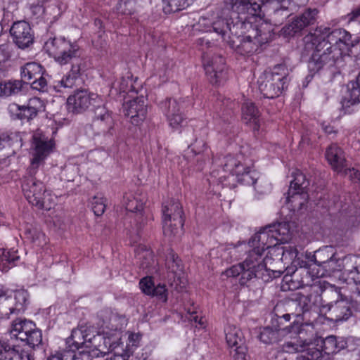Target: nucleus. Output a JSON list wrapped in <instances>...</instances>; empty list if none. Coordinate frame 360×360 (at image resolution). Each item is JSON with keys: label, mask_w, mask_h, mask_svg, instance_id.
I'll use <instances>...</instances> for the list:
<instances>
[{"label": "nucleus", "mask_w": 360, "mask_h": 360, "mask_svg": "<svg viewBox=\"0 0 360 360\" xmlns=\"http://www.w3.org/2000/svg\"><path fill=\"white\" fill-rule=\"evenodd\" d=\"M112 91H115L116 92L127 93V97L131 94V91H136L135 90V87L133 86L132 79L129 77L127 78H121L119 80L115 81L112 86Z\"/></svg>", "instance_id": "36"}, {"label": "nucleus", "mask_w": 360, "mask_h": 360, "mask_svg": "<svg viewBox=\"0 0 360 360\" xmlns=\"http://www.w3.org/2000/svg\"><path fill=\"white\" fill-rule=\"evenodd\" d=\"M13 42L20 49L30 46L34 40V34L30 24L25 20L15 22L10 29Z\"/></svg>", "instance_id": "14"}, {"label": "nucleus", "mask_w": 360, "mask_h": 360, "mask_svg": "<svg viewBox=\"0 0 360 360\" xmlns=\"http://www.w3.org/2000/svg\"><path fill=\"white\" fill-rule=\"evenodd\" d=\"M85 339L82 329H73L70 337L66 340V344L69 352H75L78 350L84 344Z\"/></svg>", "instance_id": "33"}, {"label": "nucleus", "mask_w": 360, "mask_h": 360, "mask_svg": "<svg viewBox=\"0 0 360 360\" xmlns=\"http://www.w3.org/2000/svg\"><path fill=\"white\" fill-rule=\"evenodd\" d=\"M45 101L38 97L29 99L26 105H20L11 103L8 105V110L13 119L32 120L38 113L45 110Z\"/></svg>", "instance_id": "10"}, {"label": "nucleus", "mask_w": 360, "mask_h": 360, "mask_svg": "<svg viewBox=\"0 0 360 360\" xmlns=\"http://www.w3.org/2000/svg\"><path fill=\"white\" fill-rule=\"evenodd\" d=\"M142 292L153 297H156L164 302L167 301V290L164 284L155 286L151 277L143 278L139 282Z\"/></svg>", "instance_id": "21"}, {"label": "nucleus", "mask_w": 360, "mask_h": 360, "mask_svg": "<svg viewBox=\"0 0 360 360\" xmlns=\"http://www.w3.org/2000/svg\"><path fill=\"white\" fill-rule=\"evenodd\" d=\"M288 81L285 66L278 65L272 72H265L259 77V89L264 97L273 98L282 93Z\"/></svg>", "instance_id": "4"}, {"label": "nucleus", "mask_w": 360, "mask_h": 360, "mask_svg": "<svg viewBox=\"0 0 360 360\" xmlns=\"http://www.w3.org/2000/svg\"><path fill=\"white\" fill-rule=\"evenodd\" d=\"M45 51L60 65H65L76 58L70 71L59 82L60 86L71 88L88 68L86 59L79 57V46L64 37L49 38L44 44Z\"/></svg>", "instance_id": "2"}, {"label": "nucleus", "mask_w": 360, "mask_h": 360, "mask_svg": "<svg viewBox=\"0 0 360 360\" xmlns=\"http://www.w3.org/2000/svg\"><path fill=\"white\" fill-rule=\"evenodd\" d=\"M304 344L298 343L297 340L290 341L283 345V349L288 353L300 352L304 351Z\"/></svg>", "instance_id": "54"}, {"label": "nucleus", "mask_w": 360, "mask_h": 360, "mask_svg": "<svg viewBox=\"0 0 360 360\" xmlns=\"http://www.w3.org/2000/svg\"><path fill=\"white\" fill-rule=\"evenodd\" d=\"M13 314H18L13 297L7 295L3 289H0V317L9 319L10 315Z\"/></svg>", "instance_id": "31"}, {"label": "nucleus", "mask_w": 360, "mask_h": 360, "mask_svg": "<svg viewBox=\"0 0 360 360\" xmlns=\"http://www.w3.org/2000/svg\"><path fill=\"white\" fill-rule=\"evenodd\" d=\"M321 297L317 292L304 295L300 292L293 293L284 302V309L297 318L304 319L311 311H317Z\"/></svg>", "instance_id": "5"}, {"label": "nucleus", "mask_w": 360, "mask_h": 360, "mask_svg": "<svg viewBox=\"0 0 360 360\" xmlns=\"http://www.w3.org/2000/svg\"><path fill=\"white\" fill-rule=\"evenodd\" d=\"M0 360H34V357L27 352H19L15 346H12L9 350L4 353Z\"/></svg>", "instance_id": "39"}, {"label": "nucleus", "mask_w": 360, "mask_h": 360, "mask_svg": "<svg viewBox=\"0 0 360 360\" xmlns=\"http://www.w3.org/2000/svg\"><path fill=\"white\" fill-rule=\"evenodd\" d=\"M256 255L257 254L254 252L252 254H248L243 262L236 265H233L231 267L227 269L224 274L227 277H236L240 275L241 277L240 278V284L241 285H245L247 283L243 282V278L244 277L243 274L245 271H250V269L254 267V266H252V257H257Z\"/></svg>", "instance_id": "24"}, {"label": "nucleus", "mask_w": 360, "mask_h": 360, "mask_svg": "<svg viewBox=\"0 0 360 360\" xmlns=\"http://www.w3.org/2000/svg\"><path fill=\"white\" fill-rule=\"evenodd\" d=\"M349 22L352 21H360V6L354 9L347 15Z\"/></svg>", "instance_id": "63"}, {"label": "nucleus", "mask_w": 360, "mask_h": 360, "mask_svg": "<svg viewBox=\"0 0 360 360\" xmlns=\"http://www.w3.org/2000/svg\"><path fill=\"white\" fill-rule=\"evenodd\" d=\"M169 127L173 130H179L185 121L179 103L174 99H169L162 105Z\"/></svg>", "instance_id": "16"}, {"label": "nucleus", "mask_w": 360, "mask_h": 360, "mask_svg": "<svg viewBox=\"0 0 360 360\" xmlns=\"http://www.w3.org/2000/svg\"><path fill=\"white\" fill-rule=\"evenodd\" d=\"M13 345H11L7 342L0 340V357H2L4 353L9 350Z\"/></svg>", "instance_id": "64"}, {"label": "nucleus", "mask_w": 360, "mask_h": 360, "mask_svg": "<svg viewBox=\"0 0 360 360\" xmlns=\"http://www.w3.org/2000/svg\"><path fill=\"white\" fill-rule=\"evenodd\" d=\"M43 159H32L30 168L27 169V173L25 176H34L36 174L37 169L41 164Z\"/></svg>", "instance_id": "60"}, {"label": "nucleus", "mask_w": 360, "mask_h": 360, "mask_svg": "<svg viewBox=\"0 0 360 360\" xmlns=\"http://www.w3.org/2000/svg\"><path fill=\"white\" fill-rule=\"evenodd\" d=\"M146 203L145 198H141L138 196L129 195L124 197V204L126 210L134 215L136 226L138 229L143 227L146 223L145 217L144 205Z\"/></svg>", "instance_id": "15"}, {"label": "nucleus", "mask_w": 360, "mask_h": 360, "mask_svg": "<svg viewBox=\"0 0 360 360\" xmlns=\"http://www.w3.org/2000/svg\"><path fill=\"white\" fill-rule=\"evenodd\" d=\"M247 347L245 345L232 348L231 353L234 360H247Z\"/></svg>", "instance_id": "55"}, {"label": "nucleus", "mask_w": 360, "mask_h": 360, "mask_svg": "<svg viewBox=\"0 0 360 360\" xmlns=\"http://www.w3.org/2000/svg\"><path fill=\"white\" fill-rule=\"evenodd\" d=\"M224 333L226 343L231 349L245 345L243 333L237 326L229 324L225 327Z\"/></svg>", "instance_id": "29"}, {"label": "nucleus", "mask_w": 360, "mask_h": 360, "mask_svg": "<svg viewBox=\"0 0 360 360\" xmlns=\"http://www.w3.org/2000/svg\"><path fill=\"white\" fill-rule=\"evenodd\" d=\"M268 260L267 258H253L252 266H254V267L250 269V271H248L244 273L243 282L248 283L253 278L261 279L264 282H269L273 278L279 277L282 274L285 273L283 281L286 284L289 285L288 289L298 288V286L294 284L293 281V278H295L298 274L297 269L292 271V275H290V274L291 270H293V268L288 267L284 271L270 269L266 267Z\"/></svg>", "instance_id": "3"}, {"label": "nucleus", "mask_w": 360, "mask_h": 360, "mask_svg": "<svg viewBox=\"0 0 360 360\" xmlns=\"http://www.w3.org/2000/svg\"><path fill=\"white\" fill-rule=\"evenodd\" d=\"M78 172V167L75 165H66L61 172V179L67 181H73Z\"/></svg>", "instance_id": "51"}, {"label": "nucleus", "mask_w": 360, "mask_h": 360, "mask_svg": "<svg viewBox=\"0 0 360 360\" xmlns=\"http://www.w3.org/2000/svg\"><path fill=\"white\" fill-rule=\"evenodd\" d=\"M22 189L25 197L33 206L37 200L42 198L46 191L41 181H37L34 176H24L22 183Z\"/></svg>", "instance_id": "17"}, {"label": "nucleus", "mask_w": 360, "mask_h": 360, "mask_svg": "<svg viewBox=\"0 0 360 360\" xmlns=\"http://www.w3.org/2000/svg\"><path fill=\"white\" fill-rule=\"evenodd\" d=\"M252 165L251 162H246L245 159H227L224 167L225 171L229 172L238 178L242 174L249 172Z\"/></svg>", "instance_id": "30"}, {"label": "nucleus", "mask_w": 360, "mask_h": 360, "mask_svg": "<svg viewBox=\"0 0 360 360\" xmlns=\"http://www.w3.org/2000/svg\"><path fill=\"white\" fill-rule=\"evenodd\" d=\"M22 342H25L30 347L34 348L42 342V333L40 330L34 326L32 331L29 332L27 338H24Z\"/></svg>", "instance_id": "44"}, {"label": "nucleus", "mask_w": 360, "mask_h": 360, "mask_svg": "<svg viewBox=\"0 0 360 360\" xmlns=\"http://www.w3.org/2000/svg\"><path fill=\"white\" fill-rule=\"evenodd\" d=\"M318 13L316 9H307L301 15L297 17L295 20L299 24L298 27L304 28L312 23Z\"/></svg>", "instance_id": "42"}, {"label": "nucleus", "mask_w": 360, "mask_h": 360, "mask_svg": "<svg viewBox=\"0 0 360 360\" xmlns=\"http://www.w3.org/2000/svg\"><path fill=\"white\" fill-rule=\"evenodd\" d=\"M348 276L349 278L352 279L357 285V287H360V272L356 267H354L352 270H351L349 272Z\"/></svg>", "instance_id": "62"}, {"label": "nucleus", "mask_w": 360, "mask_h": 360, "mask_svg": "<svg viewBox=\"0 0 360 360\" xmlns=\"http://www.w3.org/2000/svg\"><path fill=\"white\" fill-rule=\"evenodd\" d=\"M309 262H312L309 264V271L306 269H297V274H301L300 271H304L307 274H309L311 277H322L327 271L328 264L335 259V253L333 252L332 248L329 247L316 251L314 255L309 256Z\"/></svg>", "instance_id": "9"}, {"label": "nucleus", "mask_w": 360, "mask_h": 360, "mask_svg": "<svg viewBox=\"0 0 360 360\" xmlns=\"http://www.w3.org/2000/svg\"><path fill=\"white\" fill-rule=\"evenodd\" d=\"M20 259V257L15 252L7 251L4 252L0 261V266L2 265L3 271L14 266Z\"/></svg>", "instance_id": "45"}, {"label": "nucleus", "mask_w": 360, "mask_h": 360, "mask_svg": "<svg viewBox=\"0 0 360 360\" xmlns=\"http://www.w3.org/2000/svg\"><path fill=\"white\" fill-rule=\"evenodd\" d=\"M351 352L356 357L360 358V339H354L349 341V345L347 344L346 348Z\"/></svg>", "instance_id": "59"}, {"label": "nucleus", "mask_w": 360, "mask_h": 360, "mask_svg": "<svg viewBox=\"0 0 360 360\" xmlns=\"http://www.w3.org/2000/svg\"><path fill=\"white\" fill-rule=\"evenodd\" d=\"M360 103V72L356 81L347 84L346 91L342 96L341 101L345 112L351 113V107Z\"/></svg>", "instance_id": "19"}, {"label": "nucleus", "mask_w": 360, "mask_h": 360, "mask_svg": "<svg viewBox=\"0 0 360 360\" xmlns=\"http://www.w3.org/2000/svg\"><path fill=\"white\" fill-rule=\"evenodd\" d=\"M269 226L278 244L287 243L290 239L291 232L288 222H281Z\"/></svg>", "instance_id": "32"}, {"label": "nucleus", "mask_w": 360, "mask_h": 360, "mask_svg": "<svg viewBox=\"0 0 360 360\" xmlns=\"http://www.w3.org/2000/svg\"><path fill=\"white\" fill-rule=\"evenodd\" d=\"M249 244L252 250L249 251L248 254L254 252L257 254V257H252V258L261 259L266 250L276 246L278 243L271 227L267 226L256 233L250 240Z\"/></svg>", "instance_id": "13"}, {"label": "nucleus", "mask_w": 360, "mask_h": 360, "mask_svg": "<svg viewBox=\"0 0 360 360\" xmlns=\"http://www.w3.org/2000/svg\"><path fill=\"white\" fill-rule=\"evenodd\" d=\"M22 79L30 82L33 89L44 91L47 86V75L43 66L37 63H27L20 70Z\"/></svg>", "instance_id": "11"}, {"label": "nucleus", "mask_w": 360, "mask_h": 360, "mask_svg": "<svg viewBox=\"0 0 360 360\" xmlns=\"http://www.w3.org/2000/svg\"><path fill=\"white\" fill-rule=\"evenodd\" d=\"M308 198L309 196L306 191L289 188L287 193L286 202L290 205V208L293 211L300 212L305 207Z\"/></svg>", "instance_id": "26"}, {"label": "nucleus", "mask_w": 360, "mask_h": 360, "mask_svg": "<svg viewBox=\"0 0 360 360\" xmlns=\"http://www.w3.org/2000/svg\"><path fill=\"white\" fill-rule=\"evenodd\" d=\"M162 8L165 13L176 12L188 6V0H162Z\"/></svg>", "instance_id": "40"}, {"label": "nucleus", "mask_w": 360, "mask_h": 360, "mask_svg": "<svg viewBox=\"0 0 360 360\" xmlns=\"http://www.w3.org/2000/svg\"><path fill=\"white\" fill-rule=\"evenodd\" d=\"M103 105L101 96L86 90L76 91L67 99V108L73 113H82L90 109H99Z\"/></svg>", "instance_id": "7"}, {"label": "nucleus", "mask_w": 360, "mask_h": 360, "mask_svg": "<svg viewBox=\"0 0 360 360\" xmlns=\"http://www.w3.org/2000/svg\"><path fill=\"white\" fill-rule=\"evenodd\" d=\"M333 169L342 176L348 175L352 181L360 182V172L354 168H349L346 159H328Z\"/></svg>", "instance_id": "25"}, {"label": "nucleus", "mask_w": 360, "mask_h": 360, "mask_svg": "<svg viewBox=\"0 0 360 360\" xmlns=\"http://www.w3.org/2000/svg\"><path fill=\"white\" fill-rule=\"evenodd\" d=\"M129 98H125L124 110L133 124L139 125L146 118L147 105L146 96L137 91H131Z\"/></svg>", "instance_id": "8"}, {"label": "nucleus", "mask_w": 360, "mask_h": 360, "mask_svg": "<svg viewBox=\"0 0 360 360\" xmlns=\"http://www.w3.org/2000/svg\"><path fill=\"white\" fill-rule=\"evenodd\" d=\"M205 72L210 82L219 84L226 79V70L224 59L216 57L204 64Z\"/></svg>", "instance_id": "18"}, {"label": "nucleus", "mask_w": 360, "mask_h": 360, "mask_svg": "<svg viewBox=\"0 0 360 360\" xmlns=\"http://www.w3.org/2000/svg\"><path fill=\"white\" fill-rule=\"evenodd\" d=\"M290 326L279 328L276 326L265 327L260 333L259 338L262 342L266 344H271L278 342L282 338L291 333Z\"/></svg>", "instance_id": "23"}, {"label": "nucleus", "mask_w": 360, "mask_h": 360, "mask_svg": "<svg viewBox=\"0 0 360 360\" xmlns=\"http://www.w3.org/2000/svg\"><path fill=\"white\" fill-rule=\"evenodd\" d=\"M10 57L8 44L0 45V65Z\"/></svg>", "instance_id": "61"}, {"label": "nucleus", "mask_w": 360, "mask_h": 360, "mask_svg": "<svg viewBox=\"0 0 360 360\" xmlns=\"http://www.w3.org/2000/svg\"><path fill=\"white\" fill-rule=\"evenodd\" d=\"M99 354H101L102 356H103L105 354V352H99L98 353H94L91 355L89 352H79L77 353H75L71 360H91V356H99Z\"/></svg>", "instance_id": "58"}, {"label": "nucleus", "mask_w": 360, "mask_h": 360, "mask_svg": "<svg viewBox=\"0 0 360 360\" xmlns=\"http://www.w3.org/2000/svg\"><path fill=\"white\" fill-rule=\"evenodd\" d=\"M284 302L278 303L276 305L274 308L275 316L276 318H273L271 321V325L276 326L279 328H283L286 326L284 323L290 321L291 316L292 314H290L289 311H286L285 314H279V312L281 309H284ZM287 326H290L292 329L293 327L291 325H288Z\"/></svg>", "instance_id": "35"}, {"label": "nucleus", "mask_w": 360, "mask_h": 360, "mask_svg": "<svg viewBox=\"0 0 360 360\" xmlns=\"http://www.w3.org/2000/svg\"><path fill=\"white\" fill-rule=\"evenodd\" d=\"M347 347V341L343 338L339 340L334 335L326 337L322 340L321 349H311L312 359L316 360H333L334 354Z\"/></svg>", "instance_id": "12"}, {"label": "nucleus", "mask_w": 360, "mask_h": 360, "mask_svg": "<svg viewBox=\"0 0 360 360\" xmlns=\"http://www.w3.org/2000/svg\"><path fill=\"white\" fill-rule=\"evenodd\" d=\"M55 205V202L53 198L49 193H47L46 191L44 192V195L41 199L37 200V203H35L34 206L37 207L39 209H42L45 210H51Z\"/></svg>", "instance_id": "46"}, {"label": "nucleus", "mask_w": 360, "mask_h": 360, "mask_svg": "<svg viewBox=\"0 0 360 360\" xmlns=\"http://www.w3.org/2000/svg\"><path fill=\"white\" fill-rule=\"evenodd\" d=\"M33 146L39 155H46L53 148L54 143L43 133L41 129L33 134Z\"/></svg>", "instance_id": "27"}, {"label": "nucleus", "mask_w": 360, "mask_h": 360, "mask_svg": "<svg viewBox=\"0 0 360 360\" xmlns=\"http://www.w3.org/2000/svg\"><path fill=\"white\" fill-rule=\"evenodd\" d=\"M304 42L306 54L311 53L309 70L316 72L349 56L352 48L359 43V37L342 28L332 29L321 25L305 36Z\"/></svg>", "instance_id": "1"}, {"label": "nucleus", "mask_w": 360, "mask_h": 360, "mask_svg": "<svg viewBox=\"0 0 360 360\" xmlns=\"http://www.w3.org/2000/svg\"><path fill=\"white\" fill-rule=\"evenodd\" d=\"M298 23L294 20L290 24L283 27L281 30V35L285 37H292L297 32L302 30V28L298 27Z\"/></svg>", "instance_id": "53"}, {"label": "nucleus", "mask_w": 360, "mask_h": 360, "mask_svg": "<svg viewBox=\"0 0 360 360\" xmlns=\"http://www.w3.org/2000/svg\"><path fill=\"white\" fill-rule=\"evenodd\" d=\"M50 123L49 125L53 129V134L56 133L58 128L63 127L65 122V119L62 117L60 115H53L52 118L49 120Z\"/></svg>", "instance_id": "56"}, {"label": "nucleus", "mask_w": 360, "mask_h": 360, "mask_svg": "<svg viewBox=\"0 0 360 360\" xmlns=\"http://www.w3.org/2000/svg\"><path fill=\"white\" fill-rule=\"evenodd\" d=\"M92 210L95 215H102L105 210V199L102 196H94L91 201Z\"/></svg>", "instance_id": "49"}, {"label": "nucleus", "mask_w": 360, "mask_h": 360, "mask_svg": "<svg viewBox=\"0 0 360 360\" xmlns=\"http://www.w3.org/2000/svg\"><path fill=\"white\" fill-rule=\"evenodd\" d=\"M61 6H60L56 1L50 3L46 7L37 6L33 8V12L34 14L41 15L44 13L48 15H53V18L59 15L61 13Z\"/></svg>", "instance_id": "37"}, {"label": "nucleus", "mask_w": 360, "mask_h": 360, "mask_svg": "<svg viewBox=\"0 0 360 360\" xmlns=\"http://www.w3.org/2000/svg\"><path fill=\"white\" fill-rule=\"evenodd\" d=\"M291 176L293 179L290 181L289 188L305 191V188L309 184L306 181V177L303 173L298 169H293L291 172Z\"/></svg>", "instance_id": "34"}, {"label": "nucleus", "mask_w": 360, "mask_h": 360, "mask_svg": "<svg viewBox=\"0 0 360 360\" xmlns=\"http://www.w3.org/2000/svg\"><path fill=\"white\" fill-rule=\"evenodd\" d=\"M342 155V150L336 144L330 145L326 151V158H340Z\"/></svg>", "instance_id": "57"}, {"label": "nucleus", "mask_w": 360, "mask_h": 360, "mask_svg": "<svg viewBox=\"0 0 360 360\" xmlns=\"http://www.w3.org/2000/svg\"><path fill=\"white\" fill-rule=\"evenodd\" d=\"M162 228L165 236H177L184 226V212L179 201L171 199L162 205Z\"/></svg>", "instance_id": "6"}, {"label": "nucleus", "mask_w": 360, "mask_h": 360, "mask_svg": "<svg viewBox=\"0 0 360 360\" xmlns=\"http://www.w3.org/2000/svg\"><path fill=\"white\" fill-rule=\"evenodd\" d=\"M109 352H114L113 356L110 358L106 359L105 360H129V358L131 355L132 352L126 347V349H124L122 347L121 348L122 352L118 351H115L119 349L121 343L120 342H112L110 343ZM133 360V359H132ZM135 360H141L136 359Z\"/></svg>", "instance_id": "38"}, {"label": "nucleus", "mask_w": 360, "mask_h": 360, "mask_svg": "<svg viewBox=\"0 0 360 360\" xmlns=\"http://www.w3.org/2000/svg\"><path fill=\"white\" fill-rule=\"evenodd\" d=\"M258 179V173L255 170L249 169V172H245L238 178V181L243 184L254 186Z\"/></svg>", "instance_id": "50"}, {"label": "nucleus", "mask_w": 360, "mask_h": 360, "mask_svg": "<svg viewBox=\"0 0 360 360\" xmlns=\"http://www.w3.org/2000/svg\"><path fill=\"white\" fill-rule=\"evenodd\" d=\"M136 1L120 0L115 7L117 13L122 15H131L136 11Z\"/></svg>", "instance_id": "43"}, {"label": "nucleus", "mask_w": 360, "mask_h": 360, "mask_svg": "<svg viewBox=\"0 0 360 360\" xmlns=\"http://www.w3.org/2000/svg\"><path fill=\"white\" fill-rule=\"evenodd\" d=\"M35 324L31 321L26 319H15L13 321L10 334L11 337L19 339L21 341L27 338L29 332L32 331Z\"/></svg>", "instance_id": "28"}, {"label": "nucleus", "mask_w": 360, "mask_h": 360, "mask_svg": "<svg viewBox=\"0 0 360 360\" xmlns=\"http://www.w3.org/2000/svg\"><path fill=\"white\" fill-rule=\"evenodd\" d=\"M29 294L27 290H19L14 294V306L17 313L20 314L25 311L26 305L28 303Z\"/></svg>", "instance_id": "41"}, {"label": "nucleus", "mask_w": 360, "mask_h": 360, "mask_svg": "<svg viewBox=\"0 0 360 360\" xmlns=\"http://www.w3.org/2000/svg\"><path fill=\"white\" fill-rule=\"evenodd\" d=\"M328 311L329 319L335 323L347 321L352 314L351 304L346 298H341L330 305Z\"/></svg>", "instance_id": "20"}, {"label": "nucleus", "mask_w": 360, "mask_h": 360, "mask_svg": "<svg viewBox=\"0 0 360 360\" xmlns=\"http://www.w3.org/2000/svg\"><path fill=\"white\" fill-rule=\"evenodd\" d=\"M242 119L254 131L259 130L262 123L259 112L254 104L249 101L243 104Z\"/></svg>", "instance_id": "22"}, {"label": "nucleus", "mask_w": 360, "mask_h": 360, "mask_svg": "<svg viewBox=\"0 0 360 360\" xmlns=\"http://www.w3.org/2000/svg\"><path fill=\"white\" fill-rule=\"evenodd\" d=\"M165 264L169 270L175 273L179 269L180 260L171 249L167 250V254L165 259Z\"/></svg>", "instance_id": "47"}, {"label": "nucleus", "mask_w": 360, "mask_h": 360, "mask_svg": "<svg viewBox=\"0 0 360 360\" xmlns=\"http://www.w3.org/2000/svg\"><path fill=\"white\" fill-rule=\"evenodd\" d=\"M22 138L20 133H11L10 134H2L0 136V151L6 146H11L14 142L21 141Z\"/></svg>", "instance_id": "48"}, {"label": "nucleus", "mask_w": 360, "mask_h": 360, "mask_svg": "<svg viewBox=\"0 0 360 360\" xmlns=\"http://www.w3.org/2000/svg\"><path fill=\"white\" fill-rule=\"evenodd\" d=\"M281 248V259L289 260V262H291L295 259L298 255V250L295 246H283Z\"/></svg>", "instance_id": "52"}]
</instances>
